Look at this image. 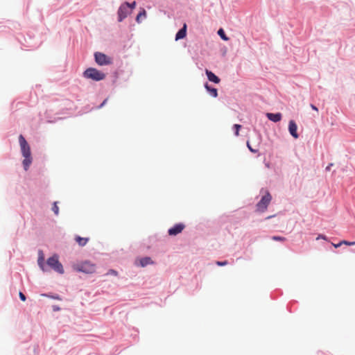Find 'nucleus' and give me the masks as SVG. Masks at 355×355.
<instances>
[{
    "mask_svg": "<svg viewBox=\"0 0 355 355\" xmlns=\"http://www.w3.org/2000/svg\"><path fill=\"white\" fill-rule=\"evenodd\" d=\"M272 218V216H268L266 218H267V219H269V218Z\"/></svg>",
    "mask_w": 355,
    "mask_h": 355,
    "instance_id": "obj_36",
    "label": "nucleus"
},
{
    "mask_svg": "<svg viewBox=\"0 0 355 355\" xmlns=\"http://www.w3.org/2000/svg\"><path fill=\"white\" fill-rule=\"evenodd\" d=\"M44 257L43 252L42 250H40L39 251V257H38L37 263H38V265L40 267V268L43 271H46V268H45V266H44Z\"/></svg>",
    "mask_w": 355,
    "mask_h": 355,
    "instance_id": "obj_13",
    "label": "nucleus"
},
{
    "mask_svg": "<svg viewBox=\"0 0 355 355\" xmlns=\"http://www.w3.org/2000/svg\"><path fill=\"white\" fill-rule=\"evenodd\" d=\"M332 165H333L332 164H329V166H327L326 167V170H327V171H330L331 167V166H332Z\"/></svg>",
    "mask_w": 355,
    "mask_h": 355,
    "instance_id": "obj_31",
    "label": "nucleus"
},
{
    "mask_svg": "<svg viewBox=\"0 0 355 355\" xmlns=\"http://www.w3.org/2000/svg\"><path fill=\"white\" fill-rule=\"evenodd\" d=\"M146 17V10H144V9H143V10H142V11H141V12L137 15L136 20H137V21L138 23H139V22H140V19H141V17Z\"/></svg>",
    "mask_w": 355,
    "mask_h": 355,
    "instance_id": "obj_18",
    "label": "nucleus"
},
{
    "mask_svg": "<svg viewBox=\"0 0 355 355\" xmlns=\"http://www.w3.org/2000/svg\"><path fill=\"white\" fill-rule=\"evenodd\" d=\"M320 239H323V240H325V241H327V236H324V235H322V234H320V235L316 238V239H317V240Z\"/></svg>",
    "mask_w": 355,
    "mask_h": 355,
    "instance_id": "obj_25",
    "label": "nucleus"
},
{
    "mask_svg": "<svg viewBox=\"0 0 355 355\" xmlns=\"http://www.w3.org/2000/svg\"><path fill=\"white\" fill-rule=\"evenodd\" d=\"M288 130L290 134L295 138L297 139L299 137V135L297 134V126L295 122L293 120L289 121L288 124Z\"/></svg>",
    "mask_w": 355,
    "mask_h": 355,
    "instance_id": "obj_9",
    "label": "nucleus"
},
{
    "mask_svg": "<svg viewBox=\"0 0 355 355\" xmlns=\"http://www.w3.org/2000/svg\"><path fill=\"white\" fill-rule=\"evenodd\" d=\"M241 125L239 124H235L234 125V128L235 129V135L236 136H239V130L241 129Z\"/></svg>",
    "mask_w": 355,
    "mask_h": 355,
    "instance_id": "obj_21",
    "label": "nucleus"
},
{
    "mask_svg": "<svg viewBox=\"0 0 355 355\" xmlns=\"http://www.w3.org/2000/svg\"><path fill=\"white\" fill-rule=\"evenodd\" d=\"M341 243L347 245H355V241L350 242V241H347L343 240V241H341Z\"/></svg>",
    "mask_w": 355,
    "mask_h": 355,
    "instance_id": "obj_22",
    "label": "nucleus"
},
{
    "mask_svg": "<svg viewBox=\"0 0 355 355\" xmlns=\"http://www.w3.org/2000/svg\"><path fill=\"white\" fill-rule=\"evenodd\" d=\"M341 245H343V244L341 243V241H340L339 243H338V244H334V243H333V245H334L336 248H339L340 246H341Z\"/></svg>",
    "mask_w": 355,
    "mask_h": 355,
    "instance_id": "obj_29",
    "label": "nucleus"
},
{
    "mask_svg": "<svg viewBox=\"0 0 355 355\" xmlns=\"http://www.w3.org/2000/svg\"><path fill=\"white\" fill-rule=\"evenodd\" d=\"M73 267L75 270L85 273H87L89 270V264L87 261L75 263Z\"/></svg>",
    "mask_w": 355,
    "mask_h": 355,
    "instance_id": "obj_8",
    "label": "nucleus"
},
{
    "mask_svg": "<svg viewBox=\"0 0 355 355\" xmlns=\"http://www.w3.org/2000/svg\"><path fill=\"white\" fill-rule=\"evenodd\" d=\"M75 239L76 242L78 243V245L80 246H85L88 241L87 238H83L79 236H77Z\"/></svg>",
    "mask_w": 355,
    "mask_h": 355,
    "instance_id": "obj_16",
    "label": "nucleus"
},
{
    "mask_svg": "<svg viewBox=\"0 0 355 355\" xmlns=\"http://www.w3.org/2000/svg\"><path fill=\"white\" fill-rule=\"evenodd\" d=\"M140 265L142 267L146 266L147 265L153 263V261L150 257H144L139 260Z\"/></svg>",
    "mask_w": 355,
    "mask_h": 355,
    "instance_id": "obj_15",
    "label": "nucleus"
},
{
    "mask_svg": "<svg viewBox=\"0 0 355 355\" xmlns=\"http://www.w3.org/2000/svg\"><path fill=\"white\" fill-rule=\"evenodd\" d=\"M19 296L20 297V299L22 300V301H25L26 300V296L24 295V294L21 292H19Z\"/></svg>",
    "mask_w": 355,
    "mask_h": 355,
    "instance_id": "obj_24",
    "label": "nucleus"
},
{
    "mask_svg": "<svg viewBox=\"0 0 355 355\" xmlns=\"http://www.w3.org/2000/svg\"><path fill=\"white\" fill-rule=\"evenodd\" d=\"M130 10L132 11V9H134L136 6V2L133 1L132 3H130Z\"/></svg>",
    "mask_w": 355,
    "mask_h": 355,
    "instance_id": "obj_27",
    "label": "nucleus"
},
{
    "mask_svg": "<svg viewBox=\"0 0 355 355\" xmlns=\"http://www.w3.org/2000/svg\"><path fill=\"white\" fill-rule=\"evenodd\" d=\"M54 310H59V308L55 307V309H54Z\"/></svg>",
    "mask_w": 355,
    "mask_h": 355,
    "instance_id": "obj_34",
    "label": "nucleus"
},
{
    "mask_svg": "<svg viewBox=\"0 0 355 355\" xmlns=\"http://www.w3.org/2000/svg\"><path fill=\"white\" fill-rule=\"evenodd\" d=\"M187 35V24H184L183 27L177 33L175 40L183 39Z\"/></svg>",
    "mask_w": 355,
    "mask_h": 355,
    "instance_id": "obj_10",
    "label": "nucleus"
},
{
    "mask_svg": "<svg viewBox=\"0 0 355 355\" xmlns=\"http://www.w3.org/2000/svg\"><path fill=\"white\" fill-rule=\"evenodd\" d=\"M107 102V99H105L103 103L101 104L100 107H103Z\"/></svg>",
    "mask_w": 355,
    "mask_h": 355,
    "instance_id": "obj_32",
    "label": "nucleus"
},
{
    "mask_svg": "<svg viewBox=\"0 0 355 355\" xmlns=\"http://www.w3.org/2000/svg\"><path fill=\"white\" fill-rule=\"evenodd\" d=\"M216 265L218 266H226L228 263L227 261H216Z\"/></svg>",
    "mask_w": 355,
    "mask_h": 355,
    "instance_id": "obj_23",
    "label": "nucleus"
},
{
    "mask_svg": "<svg viewBox=\"0 0 355 355\" xmlns=\"http://www.w3.org/2000/svg\"><path fill=\"white\" fill-rule=\"evenodd\" d=\"M105 78V74L101 71L94 68L90 67V78L98 81L103 80Z\"/></svg>",
    "mask_w": 355,
    "mask_h": 355,
    "instance_id": "obj_6",
    "label": "nucleus"
},
{
    "mask_svg": "<svg viewBox=\"0 0 355 355\" xmlns=\"http://www.w3.org/2000/svg\"><path fill=\"white\" fill-rule=\"evenodd\" d=\"M311 107L313 110H315L316 112L318 111V108L313 104L311 105Z\"/></svg>",
    "mask_w": 355,
    "mask_h": 355,
    "instance_id": "obj_30",
    "label": "nucleus"
},
{
    "mask_svg": "<svg viewBox=\"0 0 355 355\" xmlns=\"http://www.w3.org/2000/svg\"><path fill=\"white\" fill-rule=\"evenodd\" d=\"M54 310H59V308L55 307V309H54Z\"/></svg>",
    "mask_w": 355,
    "mask_h": 355,
    "instance_id": "obj_35",
    "label": "nucleus"
},
{
    "mask_svg": "<svg viewBox=\"0 0 355 355\" xmlns=\"http://www.w3.org/2000/svg\"><path fill=\"white\" fill-rule=\"evenodd\" d=\"M247 146H248V147L249 150H250L251 152H252V153H256V152H257V150H254V149H253V148L250 146V144H249V142H248V141L247 142Z\"/></svg>",
    "mask_w": 355,
    "mask_h": 355,
    "instance_id": "obj_26",
    "label": "nucleus"
},
{
    "mask_svg": "<svg viewBox=\"0 0 355 355\" xmlns=\"http://www.w3.org/2000/svg\"><path fill=\"white\" fill-rule=\"evenodd\" d=\"M271 200V195L268 191H266L265 195L262 196L260 201L257 204V211L259 212L265 211Z\"/></svg>",
    "mask_w": 355,
    "mask_h": 355,
    "instance_id": "obj_3",
    "label": "nucleus"
},
{
    "mask_svg": "<svg viewBox=\"0 0 355 355\" xmlns=\"http://www.w3.org/2000/svg\"><path fill=\"white\" fill-rule=\"evenodd\" d=\"M47 265L53 269L55 271L62 274L64 272V269L62 265L60 263L58 260V256L57 254H54L52 257H49L46 261Z\"/></svg>",
    "mask_w": 355,
    "mask_h": 355,
    "instance_id": "obj_2",
    "label": "nucleus"
},
{
    "mask_svg": "<svg viewBox=\"0 0 355 355\" xmlns=\"http://www.w3.org/2000/svg\"><path fill=\"white\" fill-rule=\"evenodd\" d=\"M218 34L223 40L227 41L229 40V38L226 36L223 28H220L218 31Z\"/></svg>",
    "mask_w": 355,
    "mask_h": 355,
    "instance_id": "obj_17",
    "label": "nucleus"
},
{
    "mask_svg": "<svg viewBox=\"0 0 355 355\" xmlns=\"http://www.w3.org/2000/svg\"><path fill=\"white\" fill-rule=\"evenodd\" d=\"M185 225L183 223L175 224L173 227L168 230V233L170 236H175L182 232L184 229Z\"/></svg>",
    "mask_w": 355,
    "mask_h": 355,
    "instance_id": "obj_7",
    "label": "nucleus"
},
{
    "mask_svg": "<svg viewBox=\"0 0 355 355\" xmlns=\"http://www.w3.org/2000/svg\"><path fill=\"white\" fill-rule=\"evenodd\" d=\"M94 58L96 62L101 66L110 64L112 62L111 58L101 52H96L94 53Z\"/></svg>",
    "mask_w": 355,
    "mask_h": 355,
    "instance_id": "obj_4",
    "label": "nucleus"
},
{
    "mask_svg": "<svg viewBox=\"0 0 355 355\" xmlns=\"http://www.w3.org/2000/svg\"><path fill=\"white\" fill-rule=\"evenodd\" d=\"M266 116L269 120L273 122H278L282 119V116L281 113H267Z\"/></svg>",
    "mask_w": 355,
    "mask_h": 355,
    "instance_id": "obj_11",
    "label": "nucleus"
},
{
    "mask_svg": "<svg viewBox=\"0 0 355 355\" xmlns=\"http://www.w3.org/2000/svg\"><path fill=\"white\" fill-rule=\"evenodd\" d=\"M205 87L213 97H217L218 91L216 88H211L207 83L205 85Z\"/></svg>",
    "mask_w": 355,
    "mask_h": 355,
    "instance_id": "obj_14",
    "label": "nucleus"
},
{
    "mask_svg": "<svg viewBox=\"0 0 355 355\" xmlns=\"http://www.w3.org/2000/svg\"><path fill=\"white\" fill-rule=\"evenodd\" d=\"M19 141L22 155L24 157V159L23 160V166L24 169L26 171L32 162L31 148L28 144L22 135L19 137Z\"/></svg>",
    "mask_w": 355,
    "mask_h": 355,
    "instance_id": "obj_1",
    "label": "nucleus"
},
{
    "mask_svg": "<svg viewBox=\"0 0 355 355\" xmlns=\"http://www.w3.org/2000/svg\"><path fill=\"white\" fill-rule=\"evenodd\" d=\"M52 211L55 213V215H58L59 214V207L57 205V202H55L53 203V207H52Z\"/></svg>",
    "mask_w": 355,
    "mask_h": 355,
    "instance_id": "obj_20",
    "label": "nucleus"
},
{
    "mask_svg": "<svg viewBox=\"0 0 355 355\" xmlns=\"http://www.w3.org/2000/svg\"><path fill=\"white\" fill-rule=\"evenodd\" d=\"M84 76H85V77H86V78H89V69H87L84 71Z\"/></svg>",
    "mask_w": 355,
    "mask_h": 355,
    "instance_id": "obj_28",
    "label": "nucleus"
},
{
    "mask_svg": "<svg viewBox=\"0 0 355 355\" xmlns=\"http://www.w3.org/2000/svg\"><path fill=\"white\" fill-rule=\"evenodd\" d=\"M272 239L273 241H282V242L286 241V239L285 237L279 236H274L272 237Z\"/></svg>",
    "mask_w": 355,
    "mask_h": 355,
    "instance_id": "obj_19",
    "label": "nucleus"
},
{
    "mask_svg": "<svg viewBox=\"0 0 355 355\" xmlns=\"http://www.w3.org/2000/svg\"><path fill=\"white\" fill-rule=\"evenodd\" d=\"M130 3L125 2L121 5L118 10V21H122L131 12L130 10Z\"/></svg>",
    "mask_w": 355,
    "mask_h": 355,
    "instance_id": "obj_5",
    "label": "nucleus"
},
{
    "mask_svg": "<svg viewBox=\"0 0 355 355\" xmlns=\"http://www.w3.org/2000/svg\"><path fill=\"white\" fill-rule=\"evenodd\" d=\"M206 74L209 81L214 82V83H219L220 78L216 76L213 72L206 69Z\"/></svg>",
    "mask_w": 355,
    "mask_h": 355,
    "instance_id": "obj_12",
    "label": "nucleus"
},
{
    "mask_svg": "<svg viewBox=\"0 0 355 355\" xmlns=\"http://www.w3.org/2000/svg\"><path fill=\"white\" fill-rule=\"evenodd\" d=\"M110 272L111 274L114 275H117V272H116L115 270H110Z\"/></svg>",
    "mask_w": 355,
    "mask_h": 355,
    "instance_id": "obj_33",
    "label": "nucleus"
}]
</instances>
